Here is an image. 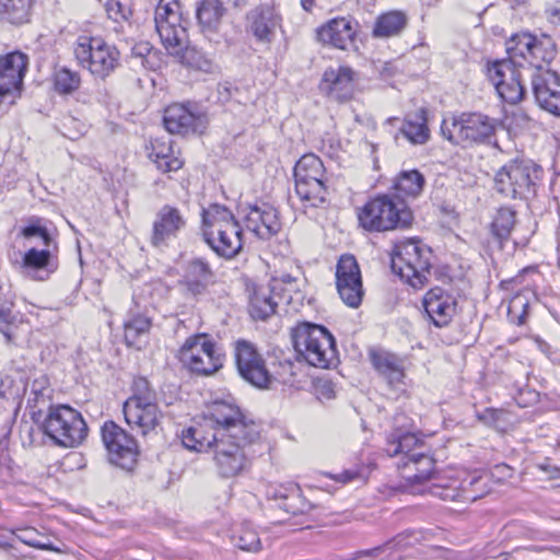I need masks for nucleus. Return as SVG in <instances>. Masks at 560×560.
I'll use <instances>...</instances> for the list:
<instances>
[{
    "mask_svg": "<svg viewBox=\"0 0 560 560\" xmlns=\"http://www.w3.org/2000/svg\"><path fill=\"white\" fill-rule=\"evenodd\" d=\"M370 468L368 466H359L353 469H346L340 474L332 475L329 477L338 482L348 483L353 481L365 482L370 475Z\"/></svg>",
    "mask_w": 560,
    "mask_h": 560,
    "instance_id": "50",
    "label": "nucleus"
},
{
    "mask_svg": "<svg viewBox=\"0 0 560 560\" xmlns=\"http://www.w3.org/2000/svg\"><path fill=\"white\" fill-rule=\"evenodd\" d=\"M494 131L495 121L481 113L451 115L441 124L442 137L463 148L487 142Z\"/></svg>",
    "mask_w": 560,
    "mask_h": 560,
    "instance_id": "7",
    "label": "nucleus"
},
{
    "mask_svg": "<svg viewBox=\"0 0 560 560\" xmlns=\"http://www.w3.org/2000/svg\"><path fill=\"white\" fill-rule=\"evenodd\" d=\"M106 12L116 22L127 20L130 14V10L117 0H109L106 3Z\"/></svg>",
    "mask_w": 560,
    "mask_h": 560,
    "instance_id": "53",
    "label": "nucleus"
},
{
    "mask_svg": "<svg viewBox=\"0 0 560 560\" xmlns=\"http://www.w3.org/2000/svg\"><path fill=\"white\" fill-rule=\"evenodd\" d=\"M185 225L186 220L177 208L163 206L152 225L151 244L154 247L167 246L168 241L177 237Z\"/></svg>",
    "mask_w": 560,
    "mask_h": 560,
    "instance_id": "24",
    "label": "nucleus"
},
{
    "mask_svg": "<svg viewBox=\"0 0 560 560\" xmlns=\"http://www.w3.org/2000/svg\"><path fill=\"white\" fill-rule=\"evenodd\" d=\"M294 178L303 180L328 182L323 161L315 154H304L295 164Z\"/></svg>",
    "mask_w": 560,
    "mask_h": 560,
    "instance_id": "36",
    "label": "nucleus"
},
{
    "mask_svg": "<svg viewBox=\"0 0 560 560\" xmlns=\"http://www.w3.org/2000/svg\"><path fill=\"white\" fill-rule=\"evenodd\" d=\"M508 120L510 127L516 129H529L533 124L532 118L522 108L513 110Z\"/></svg>",
    "mask_w": 560,
    "mask_h": 560,
    "instance_id": "54",
    "label": "nucleus"
},
{
    "mask_svg": "<svg viewBox=\"0 0 560 560\" xmlns=\"http://www.w3.org/2000/svg\"><path fill=\"white\" fill-rule=\"evenodd\" d=\"M277 302L268 287L255 288L249 300V313L255 319H266L275 314Z\"/></svg>",
    "mask_w": 560,
    "mask_h": 560,
    "instance_id": "39",
    "label": "nucleus"
},
{
    "mask_svg": "<svg viewBox=\"0 0 560 560\" xmlns=\"http://www.w3.org/2000/svg\"><path fill=\"white\" fill-rule=\"evenodd\" d=\"M390 457L400 456L397 464L400 476L408 483H422L430 479L435 462L423 439L410 432H392L384 448Z\"/></svg>",
    "mask_w": 560,
    "mask_h": 560,
    "instance_id": "2",
    "label": "nucleus"
},
{
    "mask_svg": "<svg viewBox=\"0 0 560 560\" xmlns=\"http://www.w3.org/2000/svg\"><path fill=\"white\" fill-rule=\"evenodd\" d=\"M152 326L150 317L130 312L124 323V337L129 347L140 348L142 339L148 336Z\"/></svg>",
    "mask_w": 560,
    "mask_h": 560,
    "instance_id": "34",
    "label": "nucleus"
},
{
    "mask_svg": "<svg viewBox=\"0 0 560 560\" xmlns=\"http://www.w3.org/2000/svg\"><path fill=\"white\" fill-rule=\"evenodd\" d=\"M223 7L219 0H205L197 9V19L203 30L213 31L223 15Z\"/></svg>",
    "mask_w": 560,
    "mask_h": 560,
    "instance_id": "42",
    "label": "nucleus"
},
{
    "mask_svg": "<svg viewBox=\"0 0 560 560\" xmlns=\"http://www.w3.org/2000/svg\"><path fill=\"white\" fill-rule=\"evenodd\" d=\"M532 88L537 104L550 114L560 117V77L544 65L532 70Z\"/></svg>",
    "mask_w": 560,
    "mask_h": 560,
    "instance_id": "17",
    "label": "nucleus"
},
{
    "mask_svg": "<svg viewBox=\"0 0 560 560\" xmlns=\"http://www.w3.org/2000/svg\"><path fill=\"white\" fill-rule=\"evenodd\" d=\"M506 51L510 56V60L516 58H523L528 60L535 68L536 62L539 60L549 61L552 59L553 51H548L544 47V43L538 40L535 36L529 33H521L513 35L506 42Z\"/></svg>",
    "mask_w": 560,
    "mask_h": 560,
    "instance_id": "26",
    "label": "nucleus"
},
{
    "mask_svg": "<svg viewBox=\"0 0 560 560\" xmlns=\"http://www.w3.org/2000/svg\"><path fill=\"white\" fill-rule=\"evenodd\" d=\"M292 339L296 353L312 366L327 369L336 360L335 339L322 325L300 323L292 330Z\"/></svg>",
    "mask_w": 560,
    "mask_h": 560,
    "instance_id": "5",
    "label": "nucleus"
},
{
    "mask_svg": "<svg viewBox=\"0 0 560 560\" xmlns=\"http://www.w3.org/2000/svg\"><path fill=\"white\" fill-rule=\"evenodd\" d=\"M233 541L235 546L245 551H258L261 545L258 533L247 523L243 524L234 534Z\"/></svg>",
    "mask_w": 560,
    "mask_h": 560,
    "instance_id": "46",
    "label": "nucleus"
},
{
    "mask_svg": "<svg viewBox=\"0 0 560 560\" xmlns=\"http://www.w3.org/2000/svg\"><path fill=\"white\" fill-rule=\"evenodd\" d=\"M541 168L529 160H513L495 174L494 188L504 197L528 200L536 196Z\"/></svg>",
    "mask_w": 560,
    "mask_h": 560,
    "instance_id": "6",
    "label": "nucleus"
},
{
    "mask_svg": "<svg viewBox=\"0 0 560 560\" xmlns=\"http://www.w3.org/2000/svg\"><path fill=\"white\" fill-rule=\"evenodd\" d=\"M44 432L59 446L77 447L88 436V425L79 411L67 406L50 407Z\"/></svg>",
    "mask_w": 560,
    "mask_h": 560,
    "instance_id": "9",
    "label": "nucleus"
},
{
    "mask_svg": "<svg viewBox=\"0 0 560 560\" xmlns=\"http://www.w3.org/2000/svg\"><path fill=\"white\" fill-rule=\"evenodd\" d=\"M424 177L417 170L402 171L396 177L394 188L396 199L417 198L423 190Z\"/></svg>",
    "mask_w": 560,
    "mask_h": 560,
    "instance_id": "37",
    "label": "nucleus"
},
{
    "mask_svg": "<svg viewBox=\"0 0 560 560\" xmlns=\"http://www.w3.org/2000/svg\"><path fill=\"white\" fill-rule=\"evenodd\" d=\"M355 72L348 66L328 68L322 78L319 89L330 100L346 102L354 94Z\"/></svg>",
    "mask_w": 560,
    "mask_h": 560,
    "instance_id": "23",
    "label": "nucleus"
},
{
    "mask_svg": "<svg viewBox=\"0 0 560 560\" xmlns=\"http://www.w3.org/2000/svg\"><path fill=\"white\" fill-rule=\"evenodd\" d=\"M124 416L128 425L143 436L156 433L162 412L156 401L142 404L139 399L128 398L124 404Z\"/></svg>",
    "mask_w": 560,
    "mask_h": 560,
    "instance_id": "19",
    "label": "nucleus"
},
{
    "mask_svg": "<svg viewBox=\"0 0 560 560\" xmlns=\"http://www.w3.org/2000/svg\"><path fill=\"white\" fill-rule=\"evenodd\" d=\"M47 383L46 380L43 381H34L32 384V392L36 395V397H43L44 396V385Z\"/></svg>",
    "mask_w": 560,
    "mask_h": 560,
    "instance_id": "57",
    "label": "nucleus"
},
{
    "mask_svg": "<svg viewBox=\"0 0 560 560\" xmlns=\"http://www.w3.org/2000/svg\"><path fill=\"white\" fill-rule=\"evenodd\" d=\"M244 222L246 228L261 240L272 237L281 229L278 211L269 203L249 206Z\"/></svg>",
    "mask_w": 560,
    "mask_h": 560,
    "instance_id": "25",
    "label": "nucleus"
},
{
    "mask_svg": "<svg viewBox=\"0 0 560 560\" xmlns=\"http://www.w3.org/2000/svg\"><path fill=\"white\" fill-rule=\"evenodd\" d=\"M283 281H284V282H287V283H291L292 278H291L290 276H288V277H285V278L283 279Z\"/></svg>",
    "mask_w": 560,
    "mask_h": 560,
    "instance_id": "59",
    "label": "nucleus"
},
{
    "mask_svg": "<svg viewBox=\"0 0 560 560\" xmlns=\"http://www.w3.org/2000/svg\"><path fill=\"white\" fill-rule=\"evenodd\" d=\"M336 287L342 302L352 308L361 305L364 290L361 270L352 255H342L336 266Z\"/></svg>",
    "mask_w": 560,
    "mask_h": 560,
    "instance_id": "15",
    "label": "nucleus"
},
{
    "mask_svg": "<svg viewBox=\"0 0 560 560\" xmlns=\"http://www.w3.org/2000/svg\"><path fill=\"white\" fill-rule=\"evenodd\" d=\"M27 65L28 58L21 51L0 58V102L20 93Z\"/></svg>",
    "mask_w": 560,
    "mask_h": 560,
    "instance_id": "18",
    "label": "nucleus"
},
{
    "mask_svg": "<svg viewBox=\"0 0 560 560\" xmlns=\"http://www.w3.org/2000/svg\"><path fill=\"white\" fill-rule=\"evenodd\" d=\"M57 268V264L49 249H28L22 260L23 272L34 280H46Z\"/></svg>",
    "mask_w": 560,
    "mask_h": 560,
    "instance_id": "29",
    "label": "nucleus"
},
{
    "mask_svg": "<svg viewBox=\"0 0 560 560\" xmlns=\"http://www.w3.org/2000/svg\"><path fill=\"white\" fill-rule=\"evenodd\" d=\"M266 497L269 501V510L273 513L270 517L275 523H283L290 515L307 513L312 504L302 495L296 485L266 486Z\"/></svg>",
    "mask_w": 560,
    "mask_h": 560,
    "instance_id": "12",
    "label": "nucleus"
},
{
    "mask_svg": "<svg viewBox=\"0 0 560 560\" xmlns=\"http://www.w3.org/2000/svg\"><path fill=\"white\" fill-rule=\"evenodd\" d=\"M149 159L163 172H175L182 168L183 161L174 155L173 142L166 138H154L145 147Z\"/></svg>",
    "mask_w": 560,
    "mask_h": 560,
    "instance_id": "31",
    "label": "nucleus"
},
{
    "mask_svg": "<svg viewBox=\"0 0 560 560\" xmlns=\"http://www.w3.org/2000/svg\"><path fill=\"white\" fill-rule=\"evenodd\" d=\"M22 235L24 237H33V236H39L43 238V243L45 246L49 247L51 242H52V238L50 237L48 231L46 228H43L40 225H28V226H25L23 230H22Z\"/></svg>",
    "mask_w": 560,
    "mask_h": 560,
    "instance_id": "55",
    "label": "nucleus"
},
{
    "mask_svg": "<svg viewBox=\"0 0 560 560\" xmlns=\"http://www.w3.org/2000/svg\"><path fill=\"white\" fill-rule=\"evenodd\" d=\"M38 533L34 528H25L21 529L20 534H18V539L23 544L39 549V550H48L60 553L62 550L51 544L42 542L36 539Z\"/></svg>",
    "mask_w": 560,
    "mask_h": 560,
    "instance_id": "49",
    "label": "nucleus"
},
{
    "mask_svg": "<svg viewBox=\"0 0 560 560\" xmlns=\"http://www.w3.org/2000/svg\"><path fill=\"white\" fill-rule=\"evenodd\" d=\"M546 12L551 23L560 25V0L549 3Z\"/></svg>",
    "mask_w": 560,
    "mask_h": 560,
    "instance_id": "56",
    "label": "nucleus"
},
{
    "mask_svg": "<svg viewBox=\"0 0 560 560\" xmlns=\"http://www.w3.org/2000/svg\"><path fill=\"white\" fill-rule=\"evenodd\" d=\"M34 0H0V20L14 25L27 23Z\"/></svg>",
    "mask_w": 560,
    "mask_h": 560,
    "instance_id": "38",
    "label": "nucleus"
},
{
    "mask_svg": "<svg viewBox=\"0 0 560 560\" xmlns=\"http://www.w3.org/2000/svg\"><path fill=\"white\" fill-rule=\"evenodd\" d=\"M163 122L170 133L185 136L203 125V116L196 104L175 103L166 107Z\"/></svg>",
    "mask_w": 560,
    "mask_h": 560,
    "instance_id": "20",
    "label": "nucleus"
},
{
    "mask_svg": "<svg viewBox=\"0 0 560 560\" xmlns=\"http://www.w3.org/2000/svg\"><path fill=\"white\" fill-rule=\"evenodd\" d=\"M212 282L213 271L206 260L194 258L188 261L185 269L184 283L190 293L194 295L203 294Z\"/></svg>",
    "mask_w": 560,
    "mask_h": 560,
    "instance_id": "32",
    "label": "nucleus"
},
{
    "mask_svg": "<svg viewBox=\"0 0 560 560\" xmlns=\"http://www.w3.org/2000/svg\"><path fill=\"white\" fill-rule=\"evenodd\" d=\"M300 2L303 10H305L306 12H312L315 7L316 0H301Z\"/></svg>",
    "mask_w": 560,
    "mask_h": 560,
    "instance_id": "58",
    "label": "nucleus"
},
{
    "mask_svg": "<svg viewBox=\"0 0 560 560\" xmlns=\"http://www.w3.org/2000/svg\"><path fill=\"white\" fill-rule=\"evenodd\" d=\"M358 23L351 18H335L316 30L319 43L340 50H347L354 42Z\"/></svg>",
    "mask_w": 560,
    "mask_h": 560,
    "instance_id": "21",
    "label": "nucleus"
},
{
    "mask_svg": "<svg viewBox=\"0 0 560 560\" xmlns=\"http://www.w3.org/2000/svg\"><path fill=\"white\" fill-rule=\"evenodd\" d=\"M431 267V250L417 240H406L395 245L392 269L415 289L428 282Z\"/></svg>",
    "mask_w": 560,
    "mask_h": 560,
    "instance_id": "8",
    "label": "nucleus"
},
{
    "mask_svg": "<svg viewBox=\"0 0 560 560\" xmlns=\"http://www.w3.org/2000/svg\"><path fill=\"white\" fill-rule=\"evenodd\" d=\"M370 358L374 369L389 386L396 387L404 382L406 375L402 359L386 351H371Z\"/></svg>",
    "mask_w": 560,
    "mask_h": 560,
    "instance_id": "30",
    "label": "nucleus"
},
{
    "mask_svg": "<svg viewBox=\"0 0 560 560\" xmlns=\"http://www.w3.org/2000/svg\"><path fill=\"white\" fill-rule=\"evenodd\" d=\"M400 133L412 144H424L430 138L424 110L408 115L399 129Z\"/></svg>",
    "mask_w": 560,
    "mask_h": 560,
    "instance_id": "35",
    "label": "nucleus"
},
{
    "mask_svg": "<svg viewBox=\"0 0 560 560\" xmlns=\"http://www.w3.org/2000/svg\"><path fill=\"white\" fill-rule=\"evenodd\" d=\"M78 62L94 77L104 79L117 67L119 51L98 37L80 36L74 45Z\"/></svg>",
    "mask_w": 560,
    "mask_h": 560,
    "instance_id": "11",
    "label": "nucleus"
},
{
    "mask_svg": "<svg viewBox=\"0 0 560 560\" xmlns=\"http://www.w3.org/2000/svg\"><path fill=\"white\" fill-rule=\"evenodd\" d=\"M236 366L241 376L257 388H269L276 377L269 372L262 355L248 341L238 340L235 345Z\"/></svg>",
    "mask_w": 560,
    "mask_h": 560,
    "instance_id": "14",
    "label": "nucleus"
},
{
    "mask_svg": "<svg viewBox=\"0 0 560 560\" xmlns=\"http://www.w3.org/2000/svg\"><path fill=\"white\" fill-rule=\"evenodd\" d=\"M281 15L272 5H260L249 15V31L257 42L271 44L276 31L281 26Z\"/></svg>",
    "mask_w": 560,
    "mask_h": 560,
    "instance_id": "28",
    "label": "nucleus"
},
{
    "mask_svg": "<svg viewBox=\"0 0 560 560\" xmlns=\"http://www.w3.org/2000/svg\"><path fill=\"white\" fill-rule=\"evenodd\" d=\"M516 225V211L511 207L497 210L491 222V233L500 242L506 241Z\"/></svg>",
    "mask_w": 560,
    "mask_h": 560,
    "instance_id": "41",
    "label": "nucleus"
},
{
    "mask_svg": "<svg viewBox=\"0 0 560 560\" xmlns=\"http://www.w3.org/2000/svg\"><path fill=\"white\" fill-rule=\"evenodd\" d=\"M434 495L441 498L443 501H453V502H463L470 503L476 501V494L465 492H460V488L458 485V480H453L452 482L444 486H434L432 489Z\"/></svg>",
    "mask_w": 560,
    "mask_h": 560,
    "instance_id": "45",
    "label": "nucleus"
},
{
    "mask_svg": "<svg viewBox=\"0 0 560 560\" xmlns=\"http://www.w3.org/2000/svg\"><path fill=\"white\" fill-rule=\"evenodd\" d=\"M529 300L524 293L514 295L508 306V316L510 320L517 325H523L527 316Z\"/></svg>",
    "mask_w": 560,
    "mask_h": 560,
    "instance_id": "47",
    "label": "nucleus"
},
{
    "mask_svg": "<svg viewBox=\"0 0 560 560\" xmlns=\"http://www.w3.org/2000/svg\"><path fill=\"white\" fill-rule=\"evenodd\" d=\"M178 360L189 372L208 376L223 366V355L210 336H189L178 351Z\"/></svg>",
    "mask_w": 560,
    "mask_h": 560,
    "instance_id": "10",
    "label": "nucleus"
},
{
    "mask_svg": "<svg viewBox=\"0 0 560 560\" xmlns=\"http://www.w3.org/2000/svg\"><path fill=\"white\" fill-rule=\"evenodd\" d=\"M487 75L498 95L508 103L515 104L523 98L524 86L521 70L514 61L498 60L488 66Z\"/></svg>",
    "mask_w": 560,
    "mask_h": 560,
    "instance_id": "16",
    "label": "nucleus"
},
{
    "mask_svg": "<svg viewBox=\"0 0 560 560\" xmlns=\"http://www.w3.org/2000/svg\"><path fill=\"white\" fill-rule=\"evenodd\" d=\"M102 440L112 464L131 470L137 462L138 450L135 439L113 421L102 427Z\"/></svg>",
    "mask_w": 560,
    "mask_h": 560,
    "instance_id": "13",
    "label": "nucleus"
},
{
    "mask_svg": "<svg viewBox=\"0 0 560 560\" xmlns=\"http://www.w3.org/2000/svg\"><path fill=\"white\" fill-rule=\"evenodd\" d=\"M154 18L183 19L182 5L178 0H160Z\"/></svg>",
    "mask_w": 560,
    "mask_h": 560,
    "instance_id": "51",
    "label": "nucleus"
},
{
    "mask_svg": "<svg viewBox=\"0 0 560 560\" xmlns=\"http://www.w3.org/2000/svg\"><path fill=\"white\" fill-rule=\"evenodd\" d=\"M460 492L476 494V500L482 498L487 492V482L485 477L477 474L467 475L466 478L458 481Z\"/></svg>",
    "mask_w": 560,
    "mask_h": 560,
    "instance_id": "48",
    "label": "nucleus"
},
{
    "mask_svg": "<svg viewBox=\"0 0 560 560\" xmlns=\"http://www.w3.org/2000/svg\"><path fill=\"white\" fill-rule=\"evenodd\" d=\"M424 312L434 326L450 325L456 314V298L446 290L435 287L429 290L422 300Z\"/></svg>",
    "mask_w": 560,
    "mask_h": 560,
    "instance_id": "22",
    "label": "nucleus"
},
{
    "mask_svg": "<svg viewBox=\"0 0 560 560\" xmlns=\"http://www.w3.org/2000/svg\"><path fill=\"white\" fill-rule=\"evenodd\" d=\"M129 398L139 399L142 404L156 401L155 393L145 378H138L133 382L132 395Z\"/></svg>",
    "mask_w": 560,
    "mask_h": 560,
    "instance_id": "52",
    "label": "nucleus"
},
{
    "mask_svg": "<svg viewBox=\"0 0 560 560\" xmlns=\"http://www.w3.org/2000/svg\"><path fill=\"white\" fill-rule=\"evenodd\" d=\"M202 236L220 257L231 259L243 247L242 229L224 206L211 205L202 211Z\"/></svg>",
    "mask_w": 560,
    "mask_h": 560,
    "instance_id": "3",
    "label": "nucleus"
},
{
    "mask_svg": "<svg viewBox=\"0 0 560 560\" xmlns=\"http://www.w3.org/2000/svg\"><path fill=\"white\" fill-rule=\"evenodd\" d=\"M258 438V425L246 419L237 406L223 400L214 401L202 421L182 433L187 450H214V467L222 478L236 477L248 468L247 447Z\"/></svg>",
    "mask_w": 560,
    "mask_h": 560,
    "instance_id": "1",
    "label": "nucleus"
},
{
    "mask_svg": "<svg viewBox=\"0 0 560 560\" xmlns=\"http://www.w3.org/2000/svg\"><path fill=\"white\" fill-rule=\"evenodd\" d=\"M327 183L295 179V192L305 207H319L326 201Z\"/></svg>",
    "mask_w": 560,
    "mask_h": 560,
    "instance_id": "40",
    "label": "nucleus"
},
{
    "mask_svg": "<svg viewBox=\"0 0 560 560\" xmlns=\"http://www.w3.org/2000/svg\"><path fill=\"white\" fill-rule=\"evenodd\" d=\"M408 24V16L404 11L393 10L378 15L375 20L372 36L374 38H389L402 33Z\"/></svg>",
    "mask_w": 560,
    "mask_h": 560,
    "instance_id": "33",
    "label": "nucleus"
},
{
    "mask_svg": "<svg viewBox=\"0 0 560 560\" xmlns=\"http://www.w3.org/2000/svg\"><path fill=\"white\" fill-rule=\"evenodd\" d=\"M22 323L19 314L12 313L10 305L0 301V332L5 338L7 343L15 340L18 329Z\"/></svg>",
    "mask_w": 560,
    "mask_h": 560,
    "instance_id": "44",
    "label": "nucleus"
},
{
    "mask_svg": "<svg viewBox=\"0 0 560 560\" xmlns=\"http://www.w3.org/2000/svg\"><path fill=\"white\" fill-rule=\"evenodd\" d=\"M81 84L79 72L67 67H60L54 73V88L58 94L68 95L75 92Z\"/></svg>",
    "mask_w": 560,
    "mask_h": 560,
    "instance_id": "43",
    "label": "nucleus"
},
{
    "mask_svg": "<svg viewBox=\"0 0 560 560\" xmlns=\"http://www.w3.org/2000/svg\"><path fill=\"white\" fill-rule=\"evenodd\" d=\"M358 220L369 232H386L409 228L413 215L402 200L382 195L371 199L359 210Z\"/></svg>",
    "mask_w": 560,
    "mask_h": 560,
    "instance_id": "4",
    "label": "nucleus"
},
{
    "mask_svg": "<svg viewBox=\"0 0 560 560\" xmlns=\"http://www.w3.org/2000/svg\"><path fill=\"white\" fill-rule=\"evenodd\" d=\"M155 30L170 55L184 58L187 51V33L183 19L154 18Z\"/></svg>",
    "mask_w": 560,
    "mask_h": 560,
    "instance_id": "27",
    "label": "nucleus"
}]
</instances>
